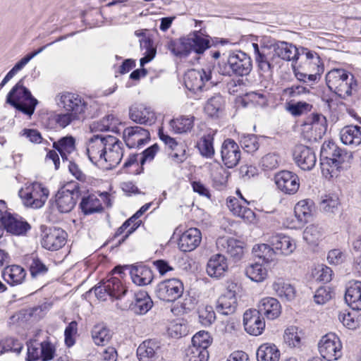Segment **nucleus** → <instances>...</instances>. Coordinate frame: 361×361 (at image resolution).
Returning <instances> with one entry per match:
<instances>
[{
	"label": "nucleus",
	"instance_id": "de8ad7c7",
	"mask_svg": "<svg viewBox=\"0 0 361 361\" xmlns=\"http://www.w3.org/2000/svg\"><path fill=\"white\" fill-rule=\"evenodd\" d=\"M214 134L208 133L204 135L197 144V147L200 154L205 157L211 159L214 154V148L213 145Z\"/></svg>",
	"mask_w": 361,
	"mask_h": 361
},
{
	"label": "nucleus",
	"instance_id": "4d7b16f0",
	"mask_svg": "<svg viewBox=\"0 0 361 361\" xmlns=\"http://www.w3.org/2000/svg\"><path fill=\"white\" fill-rule=\"evenodd\" d=\"M27 264L32 278L44 275L48 270L47 267L37 258V256H30L27 259Z\"/></svg>",
	"mask_w": 361,
	"mask_h": 361
},
{
	"label": "nucleus",
	"instance_id": "37998d69",
	"mask_svg": "<svg viewBox=\"0 0 361 361\" xmlns=\"http://www.w3.org/2000/svg\"><path fill=\"white\" fill-rule=\"evenodd\" d=\"M104 288L107 289L108 295L116 299H121L128 293L127 288L116 277H111L104 281Z\"/></svg>",
	"mask_w": 361,
	"mask_h": 361
},
{
	"label": "nucleus",
	"instance_id": "9b49d317",
	"mask_svg": "<svg viewBox=\"0 0 361 361\" xmlns=\"http://www.w3.org/2000/svg\"><path fill=\"white\" fill-rule=\"evenodd\" d=\"M318 348L322 357L328 361L337 360L342 356L341 341L334 333L323 336L318 343Z\"/></svg>",
	"mask_w": 361,
	"mask_h": 361
},
{
	"label": "nucleus",
	"instance_id": "39448f33",
	"mask_svg": "<svg viewBox=\"0 0 361 361\" xmlns=\"http://www.w3.org/2000/svg\"><path fill=\"white\" fill-rule=\"evenodd\" d=\"M19 81L10 91L7 97V102L18 111L31 116L37 104L30 92Z\"/></svg>",
	"mask_w": 361,
	"mask_h": 361
},
{
	"label": "nucleus",
	"instance_id": "7c9ffc66",
	"mask_svg": "<svg viewBox=\"0 0 361 361\" xmlns=\"http://www.w3.org/2000/svg\"><path fill=\"white\" fill-rule=\"evenodd\" d=\"M160 347V343L157 340L149 339L143 341L137 349L139 360L153 361Z\"/></svg>",
	"mask_w": 361,
	"mask_h": 361
},
{
	"label": "nucleus",
	"instance_id": "f03ea898",
	"mask_svg": "<svg viewBox=\"0 0 361 361\" xmlns=\"http://www.w3.org/2000/svg\"><path fill=\"white\" fill-rule=\"evenodd\" d=\"M209 47V37L204 35L201 30L194 32L179 43L171 42L169 44V49L176 56H187L191 51L202 54Z\"/></svg>",
	"mask_w": 361,
	"mask_h": 361
},
{
	"label": "nucleus",
	"instance_id": "4468645a",
	"mask_svg": "<svg viewBox=\"0 0 361 361\" xmlns=\"http://www.w3.org/2000/svg\"><path fill=\"white\" fill-rule=\"evenodd\" d=\"M238 290V286L236 283H231L228 286L216 300V310L219 313L228 315L235 312L238 304L236 298Z\"/></svg>",
	"mask_w": 361,
	"mask_h": 361
},
{
	"label": "nucleus",
	"instance_id": "ea45409f",
	"mask_svg": "<svg viewBox=\"0 0 361 361\" xmlns=\"http://www.w3.org/2000/svg\"><path fill=\"white\" fill-rule=\"evenodd\" d=\"M25 271L18 265L8 266L1 274L4 280L13 286L20 283L25 277Z\"/></svg>",
	"mask_w": 361,
	"mask_h": 361
},
{
	"label": "nucleus",
	"instance_id": "aec40b11",
	"mask_svg": "<svg viewBox=\"0 0 361 361\" xmlns=\"http://www.w3.org/2000/svg\"><path fill=\"white\" fill-rule=\"evenodd\" d=\"M129 118L136 123L149 126L157 119L154 110L144 104L132 105L129 109Z\"/></svg>",
	"mask_w": 361,
	"mask_h": 361
},
{
	"label": "nucleus",
	"instance_id": "052dcab7",
	"mask_svg": "<svg viewBox=\"0 0 361 361\" xmlns=\"http://www.w3.org/2000/svg\"><path fill=\"white\" fill-rule=\"evenodd\" d=\"M198 313L200 322L203 326H208L216 319V314L211 305H204L200 307Z\"/></svg>",
	"mask_w": 361,
	"mask_h": 361
},
{
	"label": "nucleus",
	"instance_id": "9d476101",
	"mask_svg": "<svg viewBox=\"0 0 361 361\" xmlns=\"http://www.w3.org/2000/svg\"><path fill=\"white\" fill-rule=\"evenodd\" d=\"M213 68L214 66L209 64L201 70H189L184 78L186 88L194 93L202 90L212 80Z\"/></svg>",
	"mask_w": 361,
	"mask_h": 361
},
{
	"label": "nucleus",
	"instance_id": "338daca9",
	"mask_svg": "<svg viewBox=\"0 0 361 361\" xmlns=\"http://www.w3.org/2000/svg\"><path fill=\"white\" fill-rule=\"evenodd\" d=\"M312 73H307L300 72L298 70L294 69V74L295 78L301 82L308 84L309 85H313L319 78L320 75L323 71H313Z\"/></svg>",
	"mask_w": 361,
	"mask_h": 361
},
{
	"label": "nucleus",
	"instance_id": "8fccbe9b",
	"mask_svg": "<svg viewBox=\"0 0 361 361\" xmlns=\"http://www.w3.org/2000/svg\"><path fill=\"white\" fill-rule=\"evenodd\" d=\"M302 335V331L297 326H289L285 330L284 341L290 348H298L301 345Z\"/></svg>",
	"mask_w": 361,
	"mask_h": 361
},
{
	"label": "nucleus",
	"instance_id": "09e8293b",
	"mask_svg": "<svg viewBox=\"0 0 361 361\" xmlns=\"http://www.w3.org/2000/svg\"><path fill=\"white\" fill-rule=\"evenodd\" d=\"M246 276L255 282H262L268 276V271L262 264L256 262L248 265L245 269Z\"/></svg>",
	"mask_w": 361,
	"mask_h": 361
},
{
	"label": "nucleus",
	"instance_id": "7ed1b4c3",
	"mask_svg": "<svg viewBox=\"0 0 361 361\" xmlns=\"http://www.w3.org/2000/svg\"><path fill=\"white\" fill-rule=\"evenodd\" d=\"M252 68L250 57L242 51H235L228 54L226 59L219 63V73L224 75H248Z\"/></svg>",
	"mask_w": 361,
	"mask_h": 361
},
{
	"label": "nucleus",
	"instance_id": "a878e982",
	"mask_svg": "<svg viewBox=\"0 0 361 361\" xmlns=\"http://www.w3.org/2000/svg\"><path fill=\"white\" fill-rule=\"evenodd\" d=\"M327 129L326 119L321 114H312L308 116L303 124V130L312 133V136L321 138Z\"/></svg>",
	"mask_w": 361,
	"mask_h": 361
},
{
	"label": "nucleus",
	"instance_id": "b1692460",
	"mask_svg": "<svg viewBox=\"0 0 361 361\" xmlns=\"http://www.w3.org/2000/svg\"><path fill=\"white\" fill-rule=\"evenodd\" d=\"M261 314L257 310H248L243 315L245 330L253 336L262 334L265 328V322L261 318Z\"/></svg>",
	"mask_w": 361,
	"mask_h": 361
},
{
	"label": "nucleus",
	"instance_id": "3c124183",
	"mask_svg": "<svg viewBox=\"0 0 361 361\" xmlns=\"http://www.w3.org/2000/svg\"><path fill=\"white\" fill-rule=\"evenodd\" d=\"M252 252L256 257L262 259L266 263L274 261L276 256L274 248L264 243L254 245Z\"/></svg>",
	"mask_w": 361,
	"mask_h": 361
},
{
	"label": "nucleus",
	"instance_id": "423d86ee",
	"mask_svg": "<svg viewBox=\"0 0 361 361\" xmlns=\"http://www.w3.org/2000/svg\"><path fill=\"white\" fill-rule=\"evenodd\" d=\"M58 104L78 119H82L90 114L88 102L77 94L62 93L58 96Z\"/></svg>",
	"mask_w": 361,
	"mask_h": 361
},
{
	"label": "nucleus",
	"instance_id": "2f4dec72",
	"mask_svg": "<svg viewBox=\"0 0 361 361\" xmlns=\"http://www.w3.org/2000/svg\"><path fill=\"white\" fill-rule=\"evenodd\" d=\"M227 207L234 215L243 219L247 222H252L255 219V213L240 203L236 197H228L227 199Z\"/></svg>",
	"mask_w": 361,
	"mask_h": 361
},
{
	"label": "nucleus",
	"instance_id": "4be33fe9",
	"mask_svg": "<svg viewBox=\"0 0 361 361\" xmlns=\"http://www.w3.org/2000/svg\"><path fill=\"white\" fill-rule=\"evenodd\" d=\"M273 56L277 58L279 65L281 60L295 61L298 59L300 53L293 44L284 41H278L272 44Z\"/></svg>",
	"mask_w": 361,
	"mask_h": 361
},
{
	"label": "nucleus",
	"instance_id": "0eeeda50",
	"mask_svg": "<svg viewBox=\"0 0 361 361\" xmlns=\"http://www.w3.org/2000/svg\"><path fill=\"white\" fill-rule=\"evenodd\" d=\"M49 190L39 183L26 185L19 191V196L26 207L41 208L47 201Z\"/></svg>",
	"mask_w": 361,
	"mask_h": 361
},
{
	"label": "nucleus",
	"instance_id": "ddd939ff",
	"mask_svg": "<svg viewBox=\"0 0 361 361\" xmlns=\"http://www.w3.org/2000/svg\"><path fill=\"white\" fill-rule=\"evenodd\" d=\"M182 281L178 279H170L160 282L156 288L157 296L161 300L173 302L183 293Z\"/></svg>",
	"mask_w": 361,
	"mask_h": 361
},
{
	"label": "nucleus",
	"instance_id": "13d9d810",
	"mask_svg": "<svg viewBox=\"0 0 361 361\" xmlns=\"http://www.w3.org/2000/svg\"><path fill=\"white\" fill-rule=\"evenodd\" d=\"M228 178V173L222 167L213 170L212 180L214 187L217 190H222L226 187Z\"/></svg>",
	"mask_w": 361,
	"mask_h": 361
},
{
	"label": "nucleus",
	"instance_id": "bb28decb",
	"mask_svg": "<svg viewBox=\"0 0 361 361\" xmlns=\"http://www.w3.org/2000/svg\"><path fill=\"white\" fill-rule=\"evenodd\" d=\"M228 268L227 259L222 254H215L210 257L207 264V273L212 278H220Z\"/></svg>",
	"mask_w": 361,
	"mask_h": 361
},
{
	"label": "nucleus",
	"instance_id": "393cba45",
	"mask_svg": "<svg viewBox=\"0 0 361 361\" xmlns=\"http://www.w3.org/2000/svg\"><path fill=\"white\" fill-rule=\"evenodd\" d=\"M257 311L267 319L274 320L281 315L282 307L276 298L265 297L259 300Z\"/></svg>",
	"mask_w": 361,
	"mask_h": 361
},
{
	"label": "nucleus",
	"instance_id": "49530a36",
	"mask_svg": "<svg viewBox=\"0 0 361 361\" xmlns=\"http://www.w3.org/2000/svg\"><path fill=\"white\" fill-rule=\"evenodd\" d=\"M80 207L84 214H90L102 211V203L96 195H90L82 199Z\"/></svg>",
	"mask_w": 361,
	"mask_h": 361
},
{
	"label": "nucleus",
	"instance_id": "6ab92c4d",
	"mask_svg": "<svg viewBox=\"0 0 361 361\" xmlns=\"http://www.w3.org/2000/svg\"><path fill=\"white\" fill-rule=\"evenodd\" d=\"M123 137L129 148L139 147L149 140V133L140 126H130L124 129Z\"/></svg>",
	"mask_w": 361,
	"mask_h": 361
},
{
	"label": "nucleus",
	"instance_id": "4c0bfd02",
	"mask_svg": "<svg viewBox=\"0 0 361 361\" xmlns=\"http://www.w3.org/2000/svg\"><path fill=\"white\" fill-rule=\"evenodd\" d=\"M281 353L273 343H263L257 350V361H279Z\"/></svg>",
	"mask_w": 361,
	"mask_h": 361
},
{
	"label": "nucleus",
	"instance_id": "603ef678",
	"mask_svg": "<svg viewBox=\"0 0 361 361\" xmlns=\"http://www.w3.org/2000/svg\"><path fill=\"white\" fill-rule=\"evenodd\" d=\"M322 231L316 225L311 224L305 228L303 231V239L309 245H317L322 239Z\"/></svg>",
	"mask_w": 361,
	"mask_h": 361
},
{
	"label": "nucleus",
	"instance_id": "58836bf2",
	"mask_svg": "<svg viewBox=\"0 0 361 361\" xmlns=\"http://www.w3.org/2000/svg\"><path fill=\"white\" fill-rule=\"evenodd\" d=\"M314 209V203L312 200H302L295 204L294 212L298 221L304 224L312 216Z\"/></svg>",
	"mask_w": 361,
	"mask_h": 361
},
{
	"label": "nucleus",
	"instance_id": "c85d7f7f",
	"mask_svg": "<svg viewBox=\"0 0 361 361\" xmlns=\"http://www.w3.org/2000/svg\"><path fill=\"white\" fill-rule=\"evenodd\" d=\"M345 300L354 310H361V281L349 282L345 290Z\"/></svg>",
	"mask_w": 361,
	"mask_h": 361
},
{
	"label": "nucleus",
	"instance_id": "a18cd8bd",
	"mask_svg": "<svg viewBox=\"0 0 361 361\" xmlns=\"http://www.w3.org/2000/svg\"><path fill=\"white\" fill-rule=\"evenodd\" d=\"M75 140L72 136H66L53 142V147L59 151L63 159H68L67 155L75 149Z\"/></svg>",
	"mask_w": 361,
	"mask_h": 361
},
{
	"label": "nucleus",
	"instance_id": "79ce46f5",
	"mask_svg": "<svg viewBox=\"0 0 361 361\" xmlns=\"http://www.w3.org/2000/svg\"><path fill=\"white\" fill-rule=\"evenodd\" d=\"M91 336L95 345H104L111 340L112 332L104 324H98L93 326L91 331Z\"/></svg>",
	"mask_w": 361,
	"mask_h": 361
},
{
	"label": "nucleus",
	"instance_id": "20e7f679",
	"mask_svg": "<svg viewBox=\"0 0 361 361\" xmlns=\"http://www.w3.org/2000/svg\"><path fill=\"white\" fill-rule=\"evenodd\" d=\"M326 82L329 90L342 99L350 96L357 86L354 77L339 68L331 70L326 75Z\"/></svg>",
	"mask_w": 361,
	"mask_h": 361
},
{
	"label": "nucleus",
	"instance_id": "c756f323",
	"mask_svg": "<svg viewBox=\"0 0 361 361\" xmlns=\"http://www.w3.org/2000/svg\"><path fill=\"white\" fill-rule=\"evenodd\" d=\"M133 295L134 301L130 305V309L136 314H146L153 305L148 293L144 290H139Z\"/></svg>",
	"mask_w": 361,
	"mask_h": 361
},
{
	"label": "nucleus",
	"instance_id": "6e6d98bb",
	"mask_svg": "<svg viewBox=\"0 0 361 361\" xmlns=\"http://www.w3.org/2000/svg\"><path fill=\"white\" fill-rule=\"evenodd\" d=\"M212 339L207 331H200L195 334L192 338V346L207 350L208 347L212 344Z\"/></svg>",
	"mask_w": 361,
	"mask_h": 361
},
{
	"label": "nucleus",
	"instance_id": "e433bc0d",
	"mask_svg": "<svg viewBox=\"0 0 361 361\" xmlns=\"http://www.w3.org/2000/svg\"><path fill=\"white\" fill-rule=\"evenodd\" d=\"M342 142L346 145L357 146L361 143V128L357 126L344 127L340 133Z\"/></svg>",
	"mask_w": 361,
	"mask_h": 361
},
{
	"label": "nucleus",
	"instance_id": "1a4fd4ad",
	"mask_svg": "<svg viewBox=\"0 0 361 361\" xmlns=\"http://www.w3.org/2000/svg\"><path fill=\"white\" fill-rule=\"evenodd\" d=\"M79 195V186L76 183H68L61 187L55 195V204L59 212H71L75 206Z\"/></svg>",
	"mask_w": 361,
	"mask_h": 361
},
{
	"label": "nucleus",
	"instance_id": "412c9836",
	"mask_svg": "<svg viewBox=\"0 0 361 361\" xmlns=\"http://www.w3.org/2000/svg\"><path fill=\"white\" fill-rule=\"evenodd\" d=\"M293 159L298 166L304 171L312 170L317 162L314 152L305 145H298L295 147Z\"/></svg>",
	"mask_w": 361,
	"mask_h": 361
},
{
	"label": "nucleus",
	"instance_id": "cd10ccee",
	"mask_svg": "<svg viewBox=\"0 0 361 361\" xmlns=\"http://www.w3.org/2000/svg\"><path fill=\"white\" fill-rule=\"evenodd\" d=\"M201 240L200 231L196 228H190L180 237L178 246L183 252H190L200 245Z\"/></svg>",
	"mask_w": 361,
	"mask_h": 361
},
{
	"label": "nucleus",
	"instance_id": "bf43d9fd",
	"mask_svg": "<svg viewBox=\"0 0 361 361\" xmlns=\"http://www.w3.org/2000/svg\"><path fill=\"white\" fill-rule=\"evenodd\" d=\"M281 157L276 152H270L263 156L260 161V166L263 170H274L279 167Z\"/></svg>",
	"mask_w": 361,
	"mask_h": 361
},
{
	"label": "nucleus",
	"instance_id": "774afa93",
	"mask_svg": "<svg viewBox=\"0 0 361 361\" xmlns=\"http://www.w3.org/2000/svg\"><path fill=\"white\" fill-rule=\"evenodd\" d=\"M41 357L42 361H49L54 357L56 348L50 341H45L40 343Z\"/></svg>",
	"mask_w": 361,
	"mask_h": 361
},
{
	"label": "nucleus",
	"instance_id": "f3484780",
	"mask_svg": "<svg viewBox=\"0 0 361 361\" xmlns=\"http://www.w3.org/2000/svg\"><path fill=\"white\" fill-rule=\"evenodd\" d=\"M274 181L279 190L285 194L293 195L300 187L298 175L290 171H281L274 176Z\"/></svg>",
	"mask_w": 361,
	"mask_h": 361
},
{
	"label": "nucleus",
	"instance_id": "f257e3e1",
	"mask_svg": "<svg viewBox=\"0 0 361 361\" xmlns=\"http://www.w3.org/2000/svg\"><path fill=\"white\" fill-rule=\"evenodd\" d=\"M321 156L322 173L326 178L338 176L341 164L352 157L351 154L343 152L334 142L323 144Z\"/></svg>",
	"mask_w": 361,
	"mask_h": 361
},
{
	"label": "nucleus",
	"instance_id": "6e6552de",
	"mask_svg": "<svg viewBox=\"0 0 361 361\" xmlns=\"http://www.w3.org/2000/svg\"><path fill=\"white\" fill-rule=\"evenodd\" d=\"M1 200V228L13 235H23L30 229V224L17 214L8 211Z\"/></svg>",
	"mask_w": 361,
	"mask_h": 361
},
{
	"label": "nucleus",
	"instance_id": "680f3d73",
	"mask_svg": "<svg viewBox=\"0 0 361 361\" xmlns=\"http://www.w3.org/2000/svg\"><path fill=\"white\" fill-rule=\"evenodd\" d=\"M208 358V350L192 345H190L186 350L185 361H207Z\"/></svg>",
	"mask_w": 361,
	"mask_h": 361
},
{
	"label": "nucleus",
	"instance_id": "2eb2a0df",
	"mask_svg": "<svg viewBox=\"0 0 361 361\" xmlns=\"http://www.w3.org/2000/svg\"><path fill=\"white\" fill-rule=\"evenodd\" d=\"M105 152V164L102 168L111 169L118 165L122 159L123 151L122 142L116 137L111 135L106 136Z\"/></svg>",
	"mask_w": 361,
	"mask_h": 361
},
{
	"label": "nucleus",
	"instance_id": "473e14b6",
	"mask_svg": "<svg viewBox=\"0 0 361 361\" xmlns=\"http://www.w3.org/2000/svg\"><path fill=\"white\" fill-rule=\"evenodd\" d=\"M255 61L257 63L262 75L269 77L271 75L274 68L276 66H279L277 63V58L274 57L271 51L267 52H262V54L255 57Z\"/></svg>",
	"mask_w": 361,
	"mask_h": 361
},
{
	"label": "nucleus",
	"instance_id": "0e129e2a",
	"mask_svg": "<svg viewBox=\"0 0 361 361\" xmlns=\"http://www.w3.org/2000/svg\"><path fill=\"white\" fill-rule=\"evenodd\" d=\"M114 120L113 115H107L99 121L93 123L91 128L92 130L102 132L112 130L115 127Z\"/></svg>",
	"mask_w": 361,
	"mask_h": 361
},
{
	"label": "nucleus",
	"instance_id": "69168bd1",
	"mask_svg": "<svg viewBox=\"0 0 361 361\" xmlns=\"http://www.w3.org/2000/svg\"><path fill=\"white\" fill-rule=\"evenodd\" d=\"M338 319L349 329H356L360 325V320L350 312H340Z\"/></svg>",
	"mask_w": 361,
	"mask_h": 361
},
{
	"label": "nucleus",
	"instance_id": "a211bd4d",
	"mask_svg": "<svg viewBox=\"0 0 361 361\" xmlns=\"http://www.w3.org/2000/svg\"><path fill=\"white\" fill-rule=\"evenodd\" d=\"M221 156L226 167L233 168L238 164L241 157L238 145L231 138L226 139L221 145Z\"/></svg>",
	"mask_w": 361,
	"mask_h": 361
},
{
	"label": "nucleus",
	"instance_id": "864d4df0",
	"mask_svg": "<svg viewBox=\"0 0 361 361\" xmlns=\"http://www.w3.org/2000/svg\"><path fill=\"white\" fill-rule=\"evenodd\" d=\"M138 222H135V217H130L126 220L116 231L115 237L123 235L119 243L123 242L131 233H133L139 226Z\"/></svg>",
	"mask_w": 361,
	"mask_h": 361
},
{
	"label": "nucleus",
	"instance_id": "c03bdc74",
	"mask_svg": "<svg viewBox=\"0 0 361 361\" xmlns=\"http://www.w3.org/2000/svg\"><path fill=\"white\" fill-rule=\"evenodd\" d=\"M224 104V97L218 93L214 94L207 101L204 109L208 116L216 117L223 111Z\"/></svg>",
	"mask_w": 361,
	"mask_h": 361
},
{
	"label": "nucleus",
	"instance_id": "5701e85b",
	"mask_svg": "<svg viewBox=\"0 0 361 361\" xmlns=\"http://www.w3.org/2000/svg\"><path fill=\"white\" fill-rule=\"evenodd\" d=\"M217 249L221 252L228 254L235 260H239L243 255V243L233 238L220 237L216 242Z\"/></svg>",
	"mask_w": 361,
	"mask_h": 361
},
{
	"label": "nucleus",
	"instance_id": "f8f14e48",
	"mask_svg": "<svg viewBox=\"0 0 361 361\" xmlns=\"http://www.w3.org/2000/svg\"><path fill=\"white\" fill-rule=\"evenodd\" d=\"M106 136L94 135L86 143V152L89 159L94 164L103 167L105 164V150Z\"/></svg>",
	"mask_w": 361,
	"mask_h": 361
},
{
	"label": "nucleus",
	"instance_id": "f704fd0d",
	"mask_svg": "<svg viewBox=\"0 0 361 361\" xmlns=\"http://www.w3.org/2000/svg\"><path fill=\"white\" fill-rule=\"evenodd\" d=\"M270 243L275 249L281 251V254L289 255L296 248L295 240L288 235H276L271 238Z\"/></svg>",
	"mask_w": 361,
	"mask_h": 361
},
{
	"label": "nucleus",
	"instance_id": "72a5a7b5",
	"mask_svg": "<svg viewBox=\"0 0 361 361\" xmlns=\"http://www.w3.org/2000/svg\"><path fill=\"white\" fill-rule=\"evenodd\" d=\"M133 282L137 286L149 284L153 279L151 269L143 265L133 266L130 271Z\"/></svg>",
	"mask_w": 361,
	"mask_h": 361
},
{
	"label": "nucleus",
	"instance_id": "dca6fc26",
	"mask_svg": "<svg viewBox=\"0 0 361 361\" xmlns=\"http://www.w3.org/2000/svg\"><path fill=\"white\" fill-rule=\"evenodd\" d=\"M67 233L61 228L52 227L44 231L42 246L51 251L61 249L66 243Z\"/></svg>",
	"mask_w": 361,
	"mask_h": 361
},
{
	"label": "nucleus",
	"instance_id": "a19ab883",
	"mask_svg": "<svg viewBox=\"0 0 361 361\" xmlns=\"http://www.w3.org/2000/svg\"><path fill=\"white\" fill-rule=\"evenodd\" d=\"M194 120L195 117L192 116H181L171 120L169 126L175 133H186L193 128Z\"/></svg>",
	"mask_w": 361,
	"mask_h": 361
},
{
	"label": "nucleus",
	"instance_id": "c9c22d12",
	"mask_svg": "<svg viewBox=\"0 0 361 361\" xmlns=\"http://www.w3.org/2000/svg\"><path fill=\"white\" fill-rule=\"evenodd\" d=\"M272 289L275 294L282 300L291 301L295 298V288L289 283L278 279L272 284Z\"/></svg>",
	"mask_w": 361,
	"mask_h": 361
},
{
	"label": "nucleus",
	"instance_id": "e2e57ef3",
	"mask_svg": "<svg viewBox=\"0 0 361 361\" xmlns=\"http://www.w3.org/2000/svg\"><path fill=\"white\" fill-rule=\"evenodd\" d=\"M333 271L331 268L324 264L317 265L312 271L313 277L322 283H328L332 279Z\"/></svg>",
	"mask_w": 361,
	"mask_h": 361
},
{
	"label": "nucleus",
	"instance_id": "5fc2aeb1",
	"mask_svg": "<svg viewBox=\"0 0 361 361\" xmlns=\"http://www.w3.org/2000/svg\"><path fill=\"white\" fill-rule=\"evenodd\" d=\"M339 205V200L336 195H324L320 202V209L326 213H334Z\"/></svg>",
	"mask_w": 361,
	"mask_h": 361
}]
</instances>
